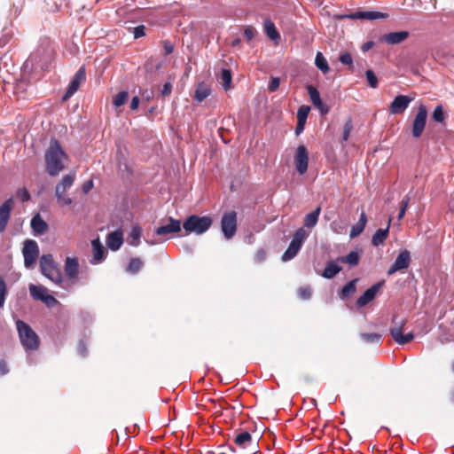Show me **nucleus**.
I'll list each match as a JSON object with an SVG mask.
<instances>
[{
  "instance_id": "f257e3e1",
  "label": "nucleus",
  "mask_w": 454,
  "mask_h": 454,
  "mask_svg": "<svg viewBox=\"0 0 454 454\" xmlns=\"http://www.w3.org/2000/svg\"><path fill=\"white\" fill-rule=\"evenodd\" d=\"M67 158L60 143L52 139L44 155L46 171L51 176H58L65 168L64 160Z\"/></svg>"
},
{
  "instance_id": "f03ea898",
  "label": "nucleus",
  "mask_w": 454,
  "mask_h": 454,
  "mask_svg": "<svg viewBox=\"0 0 454 454\" xmlns=\"http://www.w3.org/2000/svg\"><path fill=\"white\" fill-rule=\"evenodd\" d=\"M42 274L60 288L69 289L70 283L65 281L59 265L54 261L52 254H43L40 258Z\"/></svg>"
},
{
  "instance_id": "7ed1b4c3",
  "label": "nucleus",
  "mask_w": 454,
  "mask_h": 454,
  "mask_svg": "<svg viewBox=\"0 0 454 454\" xmlns=\"http://www.w3.org/2000/svg\"><path fill=\"white\" fill-rule=\"evenodd\" d=\"M16 327L25 350L27 352L36 350L39 348L40 340L31 326L26 322L18 319L16 321Z\"/></svg>"
},
{
  "instance_id": "20e7f679",
  "label": "nucleus",
  "mask_w": 454,
  "mask_h": 454,
  "mask_svg": "<svg viewBox=\"0 0 454 454\" xmlns=\"http://www.w3.org/2000/svg\"><path fill=\"white\" fill-rule=\"evenodd\" d=\"M212 218L210 216H200L192 215L188 216L183 223V228L187 233H196L198 235L205 233L212 225Z\"/></svg>"
},
{
  "instance_id": "39448f33",
  "label": "nucleus",
  "mask_w": 454,
  "mask_h": 454,
  "mask_svg": "<svg viewBox=\"0 0 454 454\" xmlns=\"http://www.w3.org/2000/svg\"><path fill=\"white\" fill-rule=\"evenodd\" d=\"M308 236L309 234L303 228H299L294 232L287 249L282 254V261L288 262L294 258L301 250L303 242L308 238Z\"/></svg>"
},
{
  "instance_id": "423d86ee",
  "label": "nucleus",
  "mask_w": 454,
  "mask_h": 454,
  "mask_svg": "<svg viewBox=\"0 0 454 454\" xmlns=\"http://www.w3.org/2000/svg\"><path fill=\"white\" fill-rule=\"evenodd\" d=\"M397 315H394L392 317V325L389 329L390 334L394 340L399 345H405L414 339V334L412 333H408L406 334L403 333V327L407 322L406 319H402L401 321H397Z\"/></svg>"
},
{
  "instance_id": "0eeeda50",
  "label": "nucleus",
  "mask_w": 454,
  "mask_h": 454,
  "mask_svg": "<svg viewBox=\"0 0 454 454\" xmlns=\"http://www.w3.org/2000/svg\"><path fill=\"white\" fill-rule=\"evenodd\" d=\"M22 254L24 266L27 269H34L39 256V247L34 239H27L24 242Z\"/></svg>"
},
{
  "instance_id": "6e6552de",
  "label": "nucleus",
  "mask_w": 454,
  "mask_h": 454,
  "mask_svg": "<svg viewBox=\"0 0 454 454\" xmlns=\"http://www.w3.org/2000/svg\"><path fill=\"white\" fill-rule=\"evenodd\" d=\"M65 271V281L70 283V288L66 289L67 292H73L74 287L77 283V278L79 273V262L77 258L67 257L64 265Z\"/></svg>"
},
{
  "instance_id": "1a4fd4ad",
  "label": "nucleus",
  "mask_w": 454,
  "mask_h": 454,
  "mask_svg": "<svg viewBox=\"0 0 454 454\" xmlns=\"http://www.w3.org/2000/svg\"><path fill=\"white\" fill-rule=\"evenodd\" d=\"M221 229L226 239L234 237L237 231V213L229 211L223 214L221 220Z\"/></svg>"
},
{
  "instance_id": "9d476101",
  "label": "nucleus",
  "mask_w": 454,
  "mask_h": 454,
  "mask_svg": "<svg viewBox=\"0 0 454 454\" xmlns=\"http://www.w3.org/2000/svg\"><path fill=\"white\" fill-rule=\"evenodd\" d=\"M427 119V106L423 104L419 105L418 108V112L414 117L411 125V134L415 138H419L421 137Z\"/></svg>"
},
{
  "instance_id": "9b49d317",
  "label": "nucleus",
  "mask_w": 454,
  "mask_h": 454,
  "mask_svg": "<svg viewBox=\"0 0 454 454\" xmlns=\"http://www.w3.org/2000/svg\"><path fill=\"white\" fill-rule=\"evenodd\" d=\"M294 163L296 171L301 175H304L309 168V152L304 145H299L296 148Z\"/></svg>"
},
{
  "instance_id": "f8f14e48",
  "label": "nucleus",
  "mask_w": 454,
  "mask_h": 454,
  "mask_svg": "<svg viewBox=\"0 0 454 454\" xmlns=\"http://www.w3.org/2000/svg\"><path fill=\"white\" fill-rule=\"evenodd\" d=\"M86 80V71L84 66H82L74 74L70 83L62 98L63 101L69 99L80 88L81 84Z\"/></svg>"
},
{
  "instance_id": "ddd939ff",
  "label": "nucleus",
  "mask_w": 454,
  "mask_h": 454,
  "mask_svg": "<svg viewBox=\"0 0 454 454\" xmlns=\"http://www.w3.org/2000/svg\"><path fill=\"white\" fill-rule=\"evenodd\" d=\"M411 263V254L408 250L402 251L395 258L394 263L387 270V275H393L396 271L406 270Z\"/></svg>"
},
{
  "instance_id": "4468645a",
  "label": "nucleus",
  "mask_w": 454,
  "mask_h": 454,
  "mask_svg": "<svg viewBox=\"0 0 454 454\" xmlns=\"http://www.w3.org/2000/svg\"><path fill=\"white\" fill-rule=\"evenodd\" d=\"M413 98L409 96L397 95L389 106V113L391 114H403L408 108Z\"/></svg>"
},
{
  "instance_id": "2eb2a0df",
  "label": "nucleus",
  "mask_w": 454,
  "mask_h": 454,
  "mask_svg": "<svg viewBox=\"0 0 454 454\" xmlns=\"http://www.w3.org/2000/svg\"><path fill=\"white\" fill-rule=\"evenodd\" d=\"M384 285L383 281L375 283L371 287L366 289L364 293L356 300V305L359 308L366 306L368 303H370L372 301H373L381 288V286Z\"/></svg>"
},
{
  "instance_id": "dca6fc26",
  "label": "nucleus",
  "mask_w": 454,
  "mask_h": 454,
  "mask_svg": "<svg viewBox=\"0 0 454 454\" xmlns=\"http://www.w3.org/2000/svg\"><path fill=\"white\" fill-rule=\"evenodd\" d=\"M387 17V13H383L380 12L374 11H356L350 12L349 14L345 15V18L349 20H375L380 19H386Z\"/></svg>"
},
{
  "instance_id": "f3484780",
  "label": "nucleus",
  "mask_w": 454,
  "mask_h": 454,
  "mask_svg": "<svg viewBox=\"0 0 454 454\" xmlns=\"http://www.w3.org/2000/svg\"><path fill=\"white\" fill-rule=\"evenodd\" d=\"M409 36L410 33L408 31H395L384 34L383 35L380 36V41L388 45H396L404 42L406 39L409 38Z\"/></svg>"
},
{
  "instance_id": "a211bd4d",
  "label": "nucleus",
  "mask_w": 454,
  "mask_h": 454,
  "mask_svg": "<svg viewBox=\"0 0 454 454\" xmlns=\"http://www.w3.org/2000/svg\"><path fill=\"white\" fill-rule=\"evenodd\" d=\"M13 205L12 198H9L0 206V233L4 232L7 227Z\"/></svg>"
},
{
  "instance_id": "6ab92c4d",
  "label": "nucleus",
  "mask_w": 454,
  "mask_h": 454,
  "mask_svg": "<svg viewBox=\"0 0 454 454\" xmlns=\"http://www.w3.org/2000/svg\"><path fill=\"white\" fill-rule=\"evenodd\" d=\"M308 94L313 106L319 110L322 114L329 112V107L322 101L319 91L313 85L307 86Z\"/></svg>"
},
{
  "instance_id": "aec40b11",
  "label": "nucleus",
  "mask_w": 454,
  "mask_h": 454,
  "mask_svg": "<svg viewBox=\"0 0 454 454\" xmlns=\"http://www.w3.org/2000/svg\"><path fill=\"white\" fill-rule=\"evenodd\" d=\"M168 223L161 225L155 230L157 236H165L181 231V222L179 220L168 217Z\"/></svg>"
},
{
  "instance_id": "412c9836",
  "label": "nucleus",
  "mask_w": 454,
  "mask_h": 454,
  "mask_svg": "<svg viewBox=\"0 0 454 454\" xmlns=\"http://www.w3.org/2000/svg\"><path fill=\"white\" fill-rule=\"evenodd\" d=\"M93 258L90 261L91 264H99L103 262L106 257V250L101 243L99 238L91 241Z\"/></svg>"
},
{
  "instance_id": "4be33fe9",
  "label": "nucleus",
  "mask_w": 454,
  "mask_h": 454,
  "mask_svg": "<svg viewBox=\"0 0 454 454\" xmlns=\"http://www.w3.org/2000/svg\"><path fill=\"white\" fill-rule=\"evenodd\" d=\"M123 244V235L119 230L112 231L106 236V246L112 251H117Z\"/></svg>"
},
{
  "instance_id": "5701e85b",
  "label": "nucleus",
  "mask_w": 454,
  "mask_h": 454,
  "mask_svg": "<svg viewBox=\"0 0 454 454\" xmlns=\"http://www.w3.org/2000/svg\"><path fill=\"white\" fill-rule=\"evenodd\" d=\"M234 442L238 447L247 449L253 444L252 435L247 431H239L234 437Z\"/></svg>"
},
{
  "instance_id": "b1692460",
  "label": "nucleus",
  "mask_w": 454,
  "mask_h": 454,
  "mask_svg": "<svg viewBox=\"0 0 454 454\" xmlns=\"http://www.w3.org/2000/svg\"><path fill=\"white\" fill-rule=\"evenodd\" d=\"M391 219H388L387 226L385 229H378L372 238V244L373 247L383 245L389 233Z\"/></svg>"
},
{
  "instance_id": "393cba45",
  "label": "nucleus",
  "mask_w": 454,
  "mask_h": 454,
  "mask_svg": "<svg viewBox=\"0 0 454 454\" xmlns=\"http://www.w3.org/2000/svg\"><path fill=\"white\" fill-rule=\"evenodd\" d=\"M367 223V215L365 212L360 214L358 222L351 227L349 237L355 239L358 237L364 230Z\"/></svg>"
},
{
  "instance_id": "a878e982",
  "label": "nucleus",
  "mask_w": 454,
  "mask_h": 454,
  "mask_svg": "<svg viewBox=\"0 0 454 454\" xmlns=\"http://www.w3.org/2000/svg\"><path fill=\"white\" fill-rule=\"evenodd\" d=\"M31 228L35 233L42 235L48 231V224L41 215L37 214L31 219Z\"/></svg>"
},
{
  "instance_id": "bb28decb",
  "label": "nucleus",
  "mask_w": 454,
  "mask_h": 454,
  "mask_svg": "<svg viewBox=\"0 0 454 454\" xmlns=\"http://www.w3.org/2000/svg\"><path fill=\"white\" fill-rule=\"evenodd\" d=\"M263 30L266 35L272 41H279L280 34L278 31L274 22L267 19L263 22Z\"/></svg>"
},
{
  "instance_id": "cd10ccee",
  "label": "nucleus",
  "mask_w": 454,
  "mask_h": 454,
  "mask_svg": "<svg viewBox=\"0 0 454 454\" xmlns=\"http://www.w3.org/2000/svg\"><path fill=\"white\" fill-rule=\"evenodd\" d=\"M321 213V207H317L313 211L307 214L303 219V225L306 228L311 229L315 227L318 222V218Z\"/></svg>"
},
{
  "instance_id": "c85d7f7f",
  "label": "nucleus",
  "mask_w": 454,
  "mask_h": 454,
  "mask_svg": "<svg viewBox=\"0 0 454 454\" xmlns=\"http://www.w3.org/2000/svg\"><path fill=\"white\" fill-rule=\"evenodd\" d=\"M357 281L358 278H354L348 281L346 285H344L343 287L339 292V297L341 300H346L349 298L351 295H353L356 291Z\"/></svg>"
},
{
  "instance_id": "c756f323",
  "label": "nucleus",
  "mask_w": 454,
  "mask_h": 454,
  "mask_svg": "<svg viewBox=\"0 0 454 454\" xmlns=\"http://www.w3.org/2000/svg\"><path fill=\"white\" fill-rule=\"evenodd\" d=\"M341 267L339 266L335 262L333 261H329L327 262L324 270H323V273H322V276L325 278H327V279H332L333 278L340 270H341Z\"/></svg>"
},
{
  "instance_id": "7c9ffc66",
  "label": "nucleus",
  "mask_w": 454,
  "mask_h": 454,
  "mask_svg": "<svg viewBox=\"0 0 454 454\" xmlns=\"http://www.w3.org/2000/svg\"><path fill=\"white\" fill-rule=\"evenodd\" d=\"M30 295L34 300L42 301L44 297L49 294L48 289L42 285H30L29 286Z\"/></svg>"
},
{
  "instance_id": "2f4dec72",
  "label": "nucleus",
  "mask_w": 454,
  "mask_h": 454,
  "mask_svg": "<svg viewBox=\"0 0 454 454\" xmlns=\"http://www.w3.org/2000/svg\"><path fill=\"white\" fill-rule=\"evenodd\" d=\"M360 257V252L351 251L347 255L339 257L338 261L342 263H346L350 267H355L359 263Z\"/></svg>"
},
{
  "instance_id": "473e14b6",
  "label": "nucleus",
  "mask_w": 454,
  "mask_h": 454,
  "mask_svg": "<svg viewBox=\"0 0 454 454\" xmlns=\"http://www.w3.org/2000/svg\"><path fill=\"white\" fill-rule=\"evenodd\" d=\"M74 182V177L71 175H66L62 177L61 181L56 185L55 193L60 195V193H65L67 189H69Z\"/></svg>"
},
{
  "instance_id": "72a5a7b5",
  "label": "nucleus",
  "mask_w": 454,
  "mask_h": 454,
  "mask_svg": "<svg viewBox=\"0 0 454 454\" xmlns=\"http://www.w3.org/2000/svg\"><path fill=\"white\" fill-rule=\"evenodd\" d=\"M315 65L323 74H327L330 70L327 59L320 51L316 54Z\"/></svg>"
},
{
  "instance_id": "f704fd0d",
  "label": "nucleus",
  "mask_w": 454,
  "mask_h": 454,
  "mask_svg": "<svg viewBox=\"0 0 454 454\" xmlns=\"http://www.w3.org/2000/svg\"><path fill=\"white\" fill-rule=\"evenodd\" d=\"M144 262L140 258H132L130 259L126 271L130 274H137L138 273L141 269L143 268Z\"/></svg>"
},
{
  "instance_id": "c9c22d12",
  "label": "nucleus",
  "mask_w": 454,
  "mask_h": 454,
  "mask_svg": "<svg viewBox=\"0 0 454 454\" xmlns=\"http://www.w3.org/2000/svg\"><path fill=\"white\" fill-rule=\"evenodd\" d=\"M142 234V228L139 225H135L132 227L130 232H129V245L133 247H137L140 243V237Z\"/></svg>"
},
{
  "instance_id": "e433bc0d",
  "label": "nucleus",
  "mask_w": 454,
  "mask_h": 454,
  "mask_svg": "<svg viewBox=\"0 0 454 454\" xmlns=\"http://www.w3.org/2000/svg\"><path fill=\"white\" fill-rule=\"evenodd\" d=\"M210 95V89L200 84L195 90L194 99L197 102H202Z\"/></svg>"
},
{
  "instance_id": "4c0bfd02",
  "label": "nucleus",
  "mask_w": 454,
  "mask_h": 454,
  "mask_svg": "<svg viewBox=\"0 0 454 454\" xmlns=\"http://www.w3.org/2000/svg\"><path fill=\"white\" fill-rule=\"evenodd\" d=\"M220 79L223 84V87L225 90H230L231 83L232 80L231 72L230 69L223 68L220 74Z\"/></svg>"
},
{
  "instance_id": "58836bf2",
  "label": "nucleus",
  "mask_w": 454,
  "mask_h": 454,
  "mask_svg": "<svg viewBox=\"0 0 454 454\" xmlns=\"http://www.w3.org/2000/svg\"><path fill=\"white\" fill-rule=\"evenodd\" d=\"M445 119H446V114L443 111L442 106V105L436 106L432 114V120L438 123H444Z\"/></svg>"
},
{
  "instance_id": "ea45409f",
  "label": "nucleus",
  "mask_w": 454,
  "mask_h": 454,
  "mask_svg": "<svg viewBox=\"0 0 454 454\" xmlns=\"http://www.w3.org/2000/svg\"><path fill=\"white\" fill-rule=\"evenodd\" d=\"M129 98V93L127 91H120L118 92L113 98V105L118 108L125 105Z\"/></svg>"
},
{
  "instance_id": "a19ab883",
  "label": "nucleus",
  "mask_w": 454,
  "mask_h": 454,
  "mask_svg": "<svg viewBox=\"0 0 454 454\" xmlns=\"http://www.w3.org/2000/svg\"><path fill=\"white\" fill-rule=\"evenodd\" d=\"M360 337L366 343H379L381 340V335L376 333H362Z\"/></svg>"
},
{
  "instance_id": "79ce46f5",
  "label": "nucleus",
  "mask_w": 454,
  "mask_h": 454,
  "mask_svg": "<svg viewBox=\"0 0 454 454\" xmlns=\"http://www.w3.org/2000/svg\"><path fill=\"white\" fill-rule=\"evenodd\" d=\"M352 129H353L352 119L348 118L343 126L342 137H341V141H340L341 144H343L344 142H347L348 140Z\"/></svg>"
},
{
  "instance_id": "37998d69",
  "label": "nucleus",
  "mask_w": 454,
  "mask_h": 454,
  "mask_svg": "<svg viewBox=\"0 0 454 454\" xmlns=\"http://www.w3.org/2000/svg\"><path fill=\"white\" fill-rule=\"evenodd\" d=\"M8 294V289L5 281L3 277L0 276V309L4 306L6 296Z\"/></svg>"
},
{
  "instance_id": "c03bdc74",
  "label": "nucleus",
  "mask_w": 454,
  "mask_h": 454,
  "mask_svg": "<svg viewBox=\"0 0 454 454\" xmlns=\"http://www.w3.org/2000/svg\"><path fill=\"white\" fill-rule=\"evenodd\" d=\"M12 31L8 28H4L0 36V48L4 47L12 38Z\"/></svg>"
},
{
  "instance_id": "a18cd8bd",
  "label": "nucleus",
  "mask_w": 454,
  "mask_h": 454,
  "mask_svg": "<svg viewBox=\"0 0 454 454\" xmlns=\"http://www.w3.org/2000/svg\"><path fill=\"white\" fill-rule=\"evenodd\" d=\"M365 76H366V80H367V82L370 87H372V88L378 87V84H379L378 78H377L375 73L372 69L366 70Z\"/></svg>"
},
{
  "instance_id": "49530a36",
  "label": "nucleus",
  "mask_w": 454,
  "mask_h": 454,
  "mask_svg": "<svg viewBox=\"0 0 454 454\" xmlns=\"http://www.w3.org/2000/svg\"><path fill=\"white\" fill-rule=\"evenodd\" d=\"M309 110H310V108L308 106H300L297 111V121H301L306 122Z\"/></svg>"
},
{
  "instance_id": "de8ad7c7",
  "label": "nucleus",
  "mask_w": 454,
  "mask_h": 454,
  "mask_svg": "<svg viewBox=\"0 0 454 454\" xmlns=\"http://www.w3.org/2000/svg\"><path fill=\"white\" fill-rule=\"evenodd\" d=\"M339 60L341 64L347 65L350 69L353 68V59L349 52H343L340 55Z\"/></svg>"
},
{
  "instance_id": "09e8293b",
  "label": "nucleus",
  "mask_w": 454,
  "mask_h": 454,
  "mask_svg": "<svg viewBox=\"0 0 454 454\" xmlns=\"http://www.w3.org/2000/svg\"><path fill=\"white\" fill-rule=\"evenodd\" d=\"M16 197L22 202H27L31 199L30 193L26 188L18 189L16 192Z\"/></svg>"
},
{
  "instance_id": "8fccbe9b",
  "label": "nucleus",
  "mask_w": 454,
  "mask_h": 454,
  "mask_svg": "<svg viewBox=\"0 0 454 454\" xmlns=\"http://www.w3.org/2000/svg\"><path fill=\"white\" fill-rule=\"evenodd\" d=\"M299 297L302 300H309L311 297L312 290L309 286L301 287L298 290Z\"/></svg>"
},
{
  "instance_id": "3c124183",
  "label": "nucleus",
  "mask_w": 454,
  "mask_h": 454,
  "mask_svg": "<svg viewBox=\"0 0 454 454\" xmlns=\"http://www.w3.org/2000/svg\"><path fill=\"white\" fill-rule=\"evenodd\" d=\"M55 196L58 200V203L60 206H70L73 202L71 198L65 196V193H60V195L58 193H55Z\"/></svg>"
},
{
  "instance_id": "603ef678",
  "label": "nucleus",
  "mask_w": 454,
  "mask_h": 454,
  "mask_svg": "<svg viewBox=\"0 0 454 454\" xmlns=\"http://www.w3.org/2000/svg\"><path fill=\"white\" fill-rule=\"evenodd\" d=\"M256 35V30L252 26H247L244 28V36L247 42H250Z\"/></svg>"
},
{
  "instance_id": "864d4df0",
  "label": "nucleus",
  "mask_w": 454,
  "mask_h": 454,
  "mask_svg": "<svg viewBox=\"0 0 454 454\" xmlns=\"http://www.w3.org/2000/svg\"><path fill=\"white\" fill-rule=\"evenodd\" d=\"M280 84V79L278 77H271L269 84H268V90L270 92H275Z\"/></svg>"
},
{
  "instance_id": "5fc2aeb1",
  "label": "nucleus",
  "mask_w": 454,
  "mask_h": 454,
  "mask_svg": "<svg viewBox=\"0 0 454 454\" xmlns=\"http://www.w3.org/2000/svg\"><path fill=\"white\" fill-rule=\"evenodd\" d=\"M42 302H43L49 308H52L59 303L58 300L54 296L51 295L50 294H48L44 297V299L42 301Z\"/></svg>"
},
{
  "instance_id": "6e6d98bb",
  "label": "nucleus",
  "mask_w": 454,
  "mask_h": 454,
  "mask_svg": "<svg viewBox=\"0 0 454 454\" xmlns=\"http://www.w3.org/2000/svg\"><path fill=\"white\" fill-rule=\"evenodd\" d=\"M133 35L135 39L141 38L145 35V27L144 25H139L133 28Z\"/></svg>"
},
{
  "instance_id": "4d7b16f0",
  "label": "nucleus",
  "mask_w": 454,
  "mask_h": 454,
  "mask_svg": "<svg viewBox=\"0 0 454 454\" xmlns=\"http://www.w3.org/2000/svg\"><path fill=\"white\" fill-rule=\"evenodd\" d=\"M172 88H173V85L170 82H166L161 89H160V95L162 97H168L171 94L172 92Z\"/></svg>"
},
{
  "instance_id": "13d9d810",
  "label": "nucleus",
  "mask_w": 454,
  "mask_h": 454,
  "mask_svg": "<svg viewBox=\"0 0 454 454\" xmlns=\"http://www.w3.org/2000/svg\"><path fill=\"white\" fill-rule=\"evenodd\" d=\"M77 351H78V354L82 357H86L88 356V349H87L86 343L84 340H80V342L78 344Z\"/></svg>"
},
{
  "instance_id": "bf43d9fd",
  "label": "nucleus",
  "mask_w": 454,
  "mask_h": 454,
  "mask_svg": "<svg viewBox=\"0 0 454 454\" xmlns=\"http://www.w3.org/2000/svg\"><path fill=\"white\" fill-rule=\"evenodd\" d=\"M163 49H164V51H165V55H169L174 51V45L169 41H164L163 42Z\"/></svg>"
},
{
  "instance_id": "052dcab7",
  "label": "nucleus",
  "mask_w": 454,
  "mask_h": 454,
  "mask_svg": "<svg viewBox=\"0 0 454 454\" xmlns=\"http://www.w3.org/2000/svg\"><path fill=\"white\" fill-rule=\"evenodd\" d=\"M305 124H306L305 121H297V124H296L295 130H294L296 136H299L300 134H301L303 132Z\"/></svg>"
},
{
  "instance_id": "680f3d73",
  "label": "nucleus",
  "mask_w": 454,
  "mask_h": 454,
  "mask_svg": "<svg viewBox=\"0 0 454 454\" xmlns=\"http://www.w3.org/2000/svg\"><path fill=\"white\" fill-rule=\"evenodd\" d=\"M8 372L9 369L6 362L4 360H0V376L5 375Z\"/></svg>"
},
{
  "instance_id": "e2e57ef3",
  "label": "nucleus",
  "mask_w": 454,
  "mask_h": 454,
  "mask_svg": "<svg viewBox=\"0 0 454 454\" xmlns=\"http://www.w3.org/2000/svg\"><path fill=\"white\" fill-rule=\"evenodd\" d=\"M139 102H140V99L137 96L133 97L131 99V102H130V106H129L130 109L137 110L138 108Z\"/></svg>"
},
{
  "instance_id": "0e129e2a",
  "label": "nucleus",
  "mask_w": 454,
  "mask_h": 454,
  "mask_svg": "<svg viewBox=\"0 0 454 454\" xmlns=\"http://www.w3.org/2000/svg\"><path fill=\"white\" fill-rule=\"evenodd\" d=\"M93 187V181L92 180H89V181H86L83 184H82V192L84 193H88Z\"/></svg>"
},
{
  "instance_id": "69168bd1",
  "label": "nucleus",
  "mask_w": 454,
  "mask_h": 454,
  "mask_svg": "<svg viewBox=\"0 0 454 454\" xmlns=\"http://www.w3.org/2000/svg\"><path fill=\"white\" fill-rule=\"evenodd\" d=\"M266 257V253L263 250H259L255 254V260L258 262H262Z\"/></svg>"
},
{
  "instance_id": "338daca9",
  "label": "nucleus",
  "mask_w": 454,
  "mask_h": 454,
  "mask_svg": "<svg viewBox=\"0 0 454 454\" xmlns=\"http://www.w3.org/2000/svg\"><path fill=\"white\" fill-rule=\"evenodd\" d=\"M409 201H410L409 195L404 196V198L402 200V201L400 203V207L403 208L404 210H407Z\"/></svg>"
},
{
  "instance_id": "774afa93",
  "label": "nucleus",
  "mask_w": 454,
  "mask_h": 454,
  "mask_svg": "<svg viewBox=\"0 0 454 454\" xmlns=\"http://www.w3.org/2000/svg\"><path fill=\"white\" fill-rule=\"evenodd\" d=\"M374 45V43L372 41H368L366 43H364L362 46V51H368L369 50H371Z\"/></svg>"
}]
</instances>
